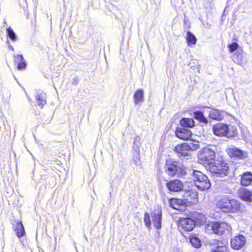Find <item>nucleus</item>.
I'll use <instances>...</instances> for the list:
<instances>
[{"label":"nucleus","instance_id":"1","mask_svg":"<svg viewBox=\"0 0 252 252\" xmlns=\"http://www.w3.org/2000/svg\"><path fill=\"white\" fill-rule=\"evenodd\" d=\"M188 178H190L194 186L201 191H205L211 187V183L208 177L200 171L189 169Z\"/></svg>","mask_w":252,"mask_h":252},{"label":"nucleus","instance_id":"2","mask_svg":"<svg viewBox=\"0 0 252 252\" xmlns=\"http://www.w3.org/2000/svg\"><path fill=\"white\" fill-rule=\"evenodd\" d=\"M165 171L169 176H176L179 178H187L189 169L179 162L169 159L165 165Z\"/></svg>","mask_w":252,"mask_h":252},{"label":"nucleus","instance_id":"3","mask_svg":"<svg viewBox=\"0 0 252 252\" xmlns=\"http://www.w3.org/2000/svg\"><path fill=\"white\" fill-rule=\"evenodd\" d=\"M217 147L215 145H208L203 148L198 154V162L207 169L216 161Z\"/></svg>","mask_w":252,"mask_h":252},{"label":"nucleus","instance_id":"4","mask_svg":"<svg viewBox=\"0 0 252 252\" xmlns=\"http://www.w3.org/2000/svg\"><path fill=\"white\" fill-rule=\"evenodd\" d=\"M205 231L209 234H215L222 235L225 233L231 234V226L226 222L223 221H212L205 226Z\"/></svg>","mask_w":252,"mask_h":252},{"label":"nucleus","instance_id":"5","mask_svg":"<svg viewBox=\"0 0 252 252\" xmlns=\"http://www.w3.org/2000/svg\"><path fill=\"white\" fill-rule=\"evenodd\" d=\"M217 205L224 213H235L239 211L241 208V203L239 201L235 199H229L226 197L220 200Z\"/></svg>","mask_w":252,"mask_h":252},{"label":"nucleus","instance_id":"6","mask_svg":"<svg viewBox=\"0 0 252 252\" xmlns=\"http://www.w3.org/2000/svg\"><path fill=\"white\" fill-rule=\"evenodd\" d=\"M217 177H224L228 175L229 169L227 163L216 161L207 168Z\"/></svg>","mask_w":252,"mask_h":252},{"label":"nucleus","instance_id":"7","mask_svg":"<svg viewBox=\"0 0 252 252\" xmlns=\"http://www.w3.org/2000/svg\"><path fill=\"white\" fill-rule=\"evenodd\" d=\"M193 147L194 145L191 143L189 144L183 143L175 147L174 151L180 158L183 159V158L189 157L190 155V152L193 150Z\"/></svg>","mask_w":252,"mask_h":252},{"label":"nucleus","instance_id":"8","mask_svg":"<svg viewBox=\"0 0 252 252\" xmlns=\"http://www.w3.org/2000/svg\"><path fill=\"white\" fill-rule=\"evenodd\" d=\"M208 244L211 247V252H225L226 243L224 240L213 239L209 241Z\"/></svg>","mask_w":252,"mask_h":252},{"label":"nucleus","instance_id":"9","mask_svg":"<svg viewBox=\"0 0 252 252\" xmlns=\"http://www.w3.org/2000/svg\"><path fill=\"white\" fill-rule=\"evenodd\" d=\"M227 152L231 158L236 160H243L248 157V153L239 148L233 147L228 148Z\"/></svg>","mask_w":252,"mask_h":252},{"label":"nucleus","instance_id":"10","mask_svg":"<svg viewBox=\"0 0 252 252\" xmlns=\"http://www.w3.org/2000/svg\"><path fill=\"white\" fill-rule=\"evenodd\" d=\"M214 133L218 136L230 137L232 135L229 133L228 126L223 123H219L213 127Z\"/></svg>","mask_w":252,"mask_h":252},{"label":"nucleus","instance_id":"11","mask_svg":"<svg viewBox=\"0 0 252 252\" xmlns=\"http://www.w3.org/2000/svg\"><path fill=\"white\" fill-rule=\"evenodd\" d=\"M184 201L186 203L195 204L198 202V192L194 189L184 190Z\"/></svg>","mask_w":252,"mask_h":252},{"label":"nucleus","instance_id":"12","mask_svg":"<svg viewBox=\"0 0 252 252\" xmlns=\"http://www.w3.org/2000/svg\"><path fill=\"white\" fill-rule=\"evenodd\" d=\"M140 138L138 136L136 137L134 139L133 158L132 162L136 166H140L141 164L140 160V154L139 148V142Z\"/></svg>","mask_w":252,"mask_h":252},{"label":"nucleus","instance_id":"13","mask_svg":"<svg viewBox=\"0 0 252 252\" xmlns=\"http://www.w3.org/2000/svg\"><path fill=\"white\" fill-rule=\"evenodd\" d=\"M166 187L171 192H179L184 190V184L181 181L178 179L167 182Z\"/></svg>","mask_w":252,"mask_h":252},{"label":"nucleus","instance_id":"14","mask_svg":"<svg viewBox=\"0 0 252 252\" xmlns=\"http://www.w3.org/2000/svg\"><path fill=\"white\" fill-rule=\"evenodd\" d=\"M246 242L245 237L242 235L235 236L231 239L230 244L232 249L240 250L244 247Z\"/></svg>","mask_w":252,"mask_h":252},{"label":"nucleus","instance_id":"15","mask_svg":"<svg viewBox=\"0 0 252 252\" xmlns=\"http://www.w3.org/2000/svg\"><path fill=\"white\" fill-rule=\"evenodd\" d=\"M179 227L187 231H191L195 226L194 220L190 218H182L179 221Z\"/></svg>","mask_w":252,"mask_h":252},{"label":"nucleus","instance_id":"16","mask_svg":"<svg viewBox=\"0 0 252 252\" xmlns=\"http://www.w3.org/2000/svg\"><path fill=\"white\" fill-rule=\"evenodd\" d=\"M162 211L160 207H158L152 213V220L155 227L158 229L161 227Z\"/></svg>","mask_w":252,"mask_h":252},{"label":"nucleus","instance_id":"17","mask_svg":"<svg viewBox=\"0 0 252 252\" xmlns=\"http://www.w3.org/2000/svg\"><path fill=\"white\" fill-rule=\"evenodd\" d=\"M169 205L172 208L184 211L186 208V202L183 199L173 198L169 200Z\"/></svg>","mask_w":252,"mask_h":252},{"label":"nucleus","instance_id":"18","mask_svg":"<svg viewBox=\"0 0 252 252\" xmlns=\"http://www.w3.org/2000/svg\"><path fill=\"white\" fill-rule=\"evenodd\" d=\"M175 134L177 137L184 140L189 139L192 135V133L189 130L183 127H178L175 131Z\"/></svg>","mask_w":252,"mask_h":252},{"label":"nucleus","instance_id":"19","mask_svg":"<svg viewBox=\"0 0 252 252\" xmlns=\"http://www.w3.org/2000/svg\"><path fill=\"white\" fill-rule=\"evenodd\" d=\"M238 195L244 201L252 202V192L245 188H241L238 190Z\"/></svg>","mask_w":252,"mask_h":252},{"label":"nucleus","instance_id":"20","mask_svg":"<svg viewBox=\"0 0 252 252\" xmlns=\"http://www.w3.org/2000/svg\"><path fill=\"white\" fill-rule=\"evenodd\" d=\"M226 113V112L223 110L220 111L215 109H211L209 115L210 118L212 119L221 121L223 119Z\"/></svg>","mask_w":252,"mask_h":252},{"label":"nucleus","instance_id":"21","mask_svg":"<svg viewBox=\"0 0 252 252\" xmlns=\"http://www.w3.org/2000/svg\"><path fill=\"white\" fill-rule=\"evenodd\" d=\"M13 226L18 237L20 238L24 235L25 231L21 222L15 220L13 223Z\"/></svg>","mask_w":252,"mask_h":252},{"label":"nucleus","instance_id":"22","mask_svg":"<svg viewBox=\"0 0 252 252\" xmlns=\"http://www.w3.org/2000/svg\"><path fill=\"white\" fill-rule=\"evenodd\" d=\"M14 63L17 64V68L19 70H22L26 68V63L22 55H14Z\"/></svg>","mask_w":252,"mask_h":252},{"label":"nucleus","instance_id":"23","mask_svg":"<svg viewBox=\"0 0 252 252\" xmlns=\"http://www.w3.org/2000/svg\"><path fill=\"white\" fill-rule=\"evenodd\" d=\"M252 182V174L250 172L243 173L241 179V183L243 186L250 185Z\"/></svg>","mask_w":252,"mask_h":252},{"label":"nucleus","instance_id":"24","mask_svg":"<svg viewBox=\"0 0 252 252\" xmlns=\"http://www.w3.org/2000/svg\"><path fill=\"white\" fill-rule=\"evenodd\" d=\"M133 99L136 105L142 103L144 101V91L142 89L137 90L134 94Z\"/></svg>","mask_w":252,"mask_h":252},{"label":"nucleus","instance_id":"25","mask_svg":"<svg viewBox=\"0 0 252 252\" xmlns=\"http://www.w3.org/2000/svg\"><path fill=\"white\" fill-rule=\"evenodd\" d=\"M36 102L37 105L42 108L46 103V94L43 92H38L35 95Z\"/></svg>","mask_w":252,"mask_h":252},{"label":"nucleus","instance_id":"26","mask_svg":"<svg viewBox=\"0 0 252 252\" xmlns=\"http://www.w3.org/2000/svg\"><path fill=\"white\" fill-rule=\"evenodd\" d=\"M180 125L184 127L190 128L195 125V123L191 118H183L180 120Z\"/></svg>","mask_w":252,"mask_h":252},{"label":"nucleus","instance_id":"27","mask_svg":"<svg viewBox=\"0 0 252 252\" xmlns=\"http://www.w3.org/2000/svg\"><path fill=\"white\" fill-rule=\"evenodd\" d=\"M233 61L238 64H242L243 63V55L242 50H238L234 53Z\"/></svg>","mask_w":252,"mask_h":252},{"label":"nucleus","instance_id":"28","mask_svg":"<svg viewBox=\"0 0 252 252\" xmlns=\"http://www.w3.org/2000/svg\"><path fill=\"white\" fill-rule=\"evenodd\" d=\"M187 41L189 46L194 45L196 42V38L194 35L189 31L187 33Z\"/></svg>","mask_w":252,"mask_h":252},{"label":"nucleus","instance_id":"29","mask_svg":"<svg viewBox=\"0 0 252 252\" xmlns=\"http://www.w3.org/2000/svg\"><path fill=\"white\" fill-rule=\"evenodd\" d=\"M190 242L192 245L196 248H199L201 245V242L198 237L195 235L190 236Z\"/></svg>","mask_w":252,"mask_h":252},{"label":"nucleus","instance_id":"30","mask_svg":"<svg viewBox=\"0 0 252 252\" xmlns=\"http://www.w3.org/2000/svg\"><path fill=\"white\" fill-rule=\"evenodd\" d=\"M194 118L195 119L198 120V121H199L201 122H203L204 123H208V120H207V118H206L204 117V116L202 112H200V111L194 112Z\"/></svg>","mask_w":252,"mask_h":252},{"label":"nucleus","instance_id":"31","mask_svg":"<svg viewBox=\"0 0 252 252\" xmlns=\"http://www.w3.org/2000/svg\"><path fill=\"white\" fill-rule=\"evenodd\" d=\"M6 32L8 36L11 39V40H12V41L16 40V35L11 27H9L7 29Z\"/></svg>","mask_w":252,"mask_h":252},{"label":"nucleus","instance_id":"32","mask_svg":"<svg viewBox=\"0 0 252 252\" xmlns=\"http://www.w3.org/2000/svg\"><path fill=\"white\" fill-rule=\"evenodd\" d=\"M144 222L145 225L149 228H151V222L150 215L148 213H146L144 216Z\"/></svg>","mask_w":252,"mask_h":252},{"label":"nucleus","instance_id":"33","mask_svg":"<svg viewBox=\"0 0 252 252\" xmlns=\"http://www.w3.org/2000/svg\"><path fill=\"white\" fill-rule=\"evenodd\" d=\"M228 47L230 52L232 53L238 49L239 45L237 42H234L232 44L228 45Z\"/></svg>","mask_w":252,"mask_h":252},{"label":"nucleus","instance_id":"34","mask_svg":"<svg viewBox=\"0 0 252 252\" xmlns=\"http://www.w3.org/2000/svg\"><path fill=\"white\" fill-rule=\"evenodd\" d=\"M77 83H78V80L77 79H75V80L73 82V84H74L75 85H76L77 84Z\"/></svg>","mask_w":252,"mask_h":252},{"label":"nucleus","instance_id":"35","mask_svg":"<svg viewBox=\"0 0 252 252\" xmlns=\"http://www.w3.org/2000/svg\"><path fill=\"white\" fill-rule=\"evenodd\" d=\"M9 48L12 50L14 49L13 47L11 45H9Z\"/></svg>","mask_w":252,"mask_h":252},{"label":"nucleus","instance_id":"36","mask_svg":"<svg viewBox=\"0 0 252 252\" xmlns=\"http://www.w3.org/2000/svg\"><path fill=\"white\" fill-rule=\"evenodd\" d=\"M200 217L201 218V219H204V216H200Z\"/></svg>","mask_w":252,"mask_h":252},{"label":"nucleus","instance_id":"37","mask_svg":"<svg viewBox=\"0 0 252 252\" xmlns=\"http://www.w3.org/2000/svg\"><path fill=\"white\" fill-rule=\"evenodd\" d=\"M230 0H227V3H228Z\"/></svg>","mask_w":252,"mask_h":252},{"label":"nucleus","instance_id":"38","mask_svg":"<svg viewBox=\"0 0 252 252\" xmlns=\"http://www.w3.org/2000/svg\"><path fill=\"white\" fill-rule=\"evenodd\" d=\"M207 26L210 27V25H209L208 24H207Z\"/></svg>","mask_w":252,"mask_h":252},{"label":"nucleus","instance_id":"39","mask_svg":"<svg viewBox=\"0 0 252 252\" xmlns=\"http://www.w3.org/2000/svg\"><path fill=\"white\" fill-rule=\"evenodd\" d=\"M207 26L210 27V25H209L208 24H207Z\"/></svg>","mask_w":252,"mask_h":252},{"label":"nucleus","instance_id":"40","mask_svg":"<svg viewBox=\"0 0 252 252\" xmlns=\"http://www.w3.org/2000/svg\"><path fill=\"white\" fill-rule=\"evenodd\" d=\"M207 26L210 27V25H209L208 24H207Z\"/></svg>","mask_w":252,"mask_h":252}]
</instances>
